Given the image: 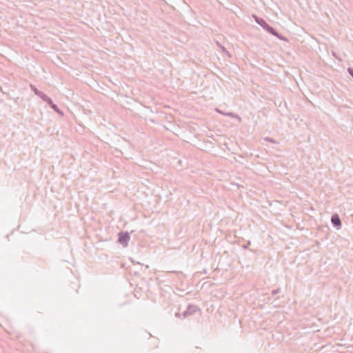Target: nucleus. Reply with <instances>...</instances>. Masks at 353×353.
<instances>
[{
	"mask_svg": "<svg viewBox=\"0 0 353 353\" xmlns=\"http://www.w3.org/2000/svg\"><path fill=\"white\" fill-rule=\"evenodd\" d=\"M265 140L268 141H270V142H272V143H274L273 139L272 138H270V137H267L265 138Z\"/></svg>",
	"mask_w": 353,
	"mask_h": 353,
	"instance_id": "16",
	"label": "nucleus"
},
{
	"mask_svg": "<svg viewBox=\"0 0 353 353\" xmlns=\"http://www.w3.org/2000/svg\"><path fill=\"white\" fill-rule=\"evenodd\" d=\"M188 312H189L190 315L194 314L197 311H200L199 307L196 305H189L187 308Z\"/></svg>",
	"mask_w": 353,
	"mask_h": 353,
	"instance_id": "6",
	"label": "nucleus"
},
{
	"mask_svg": "<svg viewBox=\"0 0 353 353\" xmlns=\"http://www.w3.org/2000/svg\"><path fill=\"white\" fill-rule=\"evenodd\" d=\"M250 245V241H248L247 244H245L242 246L243 249H247L248 246Z\"/></svg>",
	"mask_w": 353,
	"mask_h": 353,
	"instance_id": "15",
	"label": "nucleus"
},
{
	"mask_svg": "<svg viewBox=\"0 0 353 353\" xmlns=\"http://www.w3.org/2000/svg\"><path fill=\"white\" fill-rule=\"evenodd\" d=\"M54 112H56L57 113H58L59 115H61L63 116V112L60 110L59 108V107L57 106V105H56L55 103L52 106L51 108Z\"/></svg>",
	"mask_w": 353,
	"mask_h": 353,
	"instance_id": "9",
	"label": "nucleus"
},
{
	"mask_svg": "<svg viewBox=\"0 0 353 353\" xmlns=\"http://www.w3.org/2000/svg\"><path fill=\"white\" fill-rule=\"evenodd\" d=\"M224 115H227V116L232 117V118L239 117L238 115H236V114H234L233 112H227V113H225Z\"/></svg>",
	"mask_w": 353,
	"mask_h": 353,
	"instance_id": "10",
	"label": "nucleus"
},
{
	"mask_svg": "<svg viewBox=\"0 0 353 353\" xmlns=\"http://www.w3.org/2000/svg\"><path fill=\"white\" fill-rule=\"evenodd\" d=\"M279 292H280V289H279V288H278V289H275V290H273L272 291V295H276V294H277Z\"/></svg>",
	"mask_w": 353,
	"mask_h": 353,
	"instance_id": "13",
	"label": "nucleus"
},
{
	"mask_svg": "<svg viewBox=\"0 0 353 353\" xmlns=\"http://www.w3.org/2000/svg\"><path fill=\"white\" fill-rule=\"evenodd\" d=\"M252 17L254 19L255 22L264 29V27H265L268 24L266 21L264 19L259 17L255 14H253Z\"/></svg>",
	"mask_w": 353,
	"mask_h": 353,
	"instance_id": "4",
	"label": "nucleus"
},
{
	"mask_svg": "<svg viewBox=\"0 0 353 353\" xmlns=\"http://www.w3.org/2000/svg\"><path fill=\"white\" fill-rule=\"evenodd\" d=\"M42 100L45 101L50 108H52V106L54 104L52 99L46 94L45 97H43Z\"/></svg>",
	"mask_w": 353,
	"mask_h": 353,
	"instance_id": "8",
	"label": "nucleus"
},
{
	"mask_svg": "<svg viewBox=\"0 0 353 353\" xmlns=\"http://www.w3.org/2000/svg\"><path fill=\"white\" fill-rule=\"evenodd\" d=\"M216 111L221 114H224L225 113H223V112H221V110H219V109H216Z\"/></svg>",
	"mask_w": 353,
	"mask_h": 353,
	"instance_id": "18",
	"label": "nucleus"
},
{
	"mask_svg": "<svg viewBox=\"0 0 353 353\" xmlns=\"http://www.w3.org/2000/svg\"><path fill=\"white\" fill-rule=\"evenodd\" d=\"M30 88L34 94L39 97L41 99L45 97L46 94L39 90L34 85H30Z\"/></svg>",
	"mask_w": 353,
	"mask_h": 353,
	"instance_id": "7",
	"label": "nucleus"
},
{
	"mask_svg": "<svg viewBox=\"0 0 353 353\" xmlns=\"http://www.w3.org/2000/svg\"><path fill=\"white\" fill-rule=\"evenodd\" d=\"M182 315H183V318H186L187 316H188L190 315L189 312H188L187 309L182 313Z\"/></svg>",
	"mask_w": 353,
	"mask_h": 353,
	"instance_id": "14",
	"label": "nucleus"
},
{
	"mask_svg": "<svg viewBox=\"0 0 353 353\" xmlns=\"http://www.w3.org/2000/svg\"><path fill=\"white\" fill-rule=\"evenodd\" d=\"M222 50H223V52H224L226 55H228L229 57H231V54H230V52L225 48H222Z\"/></svg>",
	"mask_w": 353,
	"mask_h": 353,
	"instance_id": "12",
	"label": "nucleus"
},
{
	"mask_svg": "<svg viewBox=\"0 0 353 353\" xmlns=\"http://www.w3.org/2000/svg\"><path fill=\"white\" fill-rule=\"evenodd\" d=\"M347 72L353 78V68H348Z\"/></svg>",
	"mask_w": 353,
	"mask_h": 353,
	"instance_id": "11",
	"label": "nucleus"
},
{
	"mask_svg": "<svg viewBox=\"0 0 353 353\" xmlns=\"http://www.w3.org/2000/svg\"><path fill=\"white\" fill-rule=\"evenodd\" d=\"M175 316H177V317H180L181 314L177 312V313L175 314Z\"/></svg>",
	"mask_w": 353,
	"mask_h": 353,
	"instance_id": "17",
	"label": "nucleus"
},
{
	"mask_svg": "<svg viewBox=\"0 0 353 353\" xmlns=\"http://www.w3.org/2000/svg\"><path fill=\"white\" fill-rule=\"evenodd\" d=\"M266 203L270 206L272 207L273 203L275 205H286L287 201L285 200H272L270 201L269 199L265 200Z\"/></svg>",
	"mask_w": 353,
	"mask_h": 353,
	"instance_id": "5",
	"label": "nucleus"
},
{
	"mask_svg": "<svg viewBox=\"0 0 353 353\" xmlns=\"http://www.w3.org/2000/svg\"><path fill=\"white\" fill-rule=\"evenodd\" d=\"M130 236L128 232H120L118 234V242L123 245L126 247L128 245Z\"/></svg>",
	"mask_w": 353,
	"mask_h": 353,
	"instance_id": "2",
	"label": "nucleus"
},
{
	"mask_svg": "<svg viewBox=\"0 0 353 353\" xmlns=\"http://www.w3.org/2000/svg\"><path fill=\"white\" fill-rule=\"evenodd\" d=\"M264 30L267 31L268 33L271 34L272 35L275 36L276 38L281 41H288L285 37L279 33L274 28L272 27L268 23L265 27H264Z\"/></svg>",
	"mask_w": 353,
	"mask_h": 353,
	"instance_id": "1",
	"label": "nucleus"
},
{
	"mask_svg": "<svg viewBox=\"0 0 353 353\" xmlns=\"http://www.w3.org/2000/svg\"><path fill=\"white\" fill-rule=\"evenodd\" d=\"M331 223L333 227L335 228L336 230H339L341 228L342 222L337 213H334L332 215Z\"/></svg>",
	"mask_w": 353,
	"mask_h": 353,
	"instance_id": "3",
	"label": "nucleus"
}]
</instances>
